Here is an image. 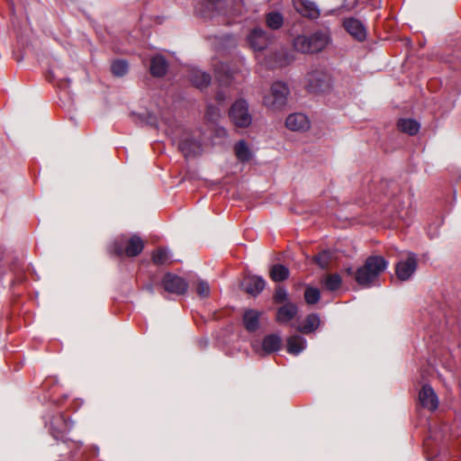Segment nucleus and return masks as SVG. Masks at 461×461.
Masks as SVG:
<instances>
[{
    "label": "nucleus",
    "instance_id": "7ed1b4c3",
    "mask_svg": "<svg viewBox=\"0 0 461 461\" xmlns=\"http://www.w3.org/2000/svg\"><path fill=\"white\" fill-rule=\"evenodd\" d=\"M288 95L289 89L286 84L276 81L272 84L269 93L264 96L263 104L271 110H280L286 104Z\"/></svg>",
    "mask_w": 461,
    "mask_h": 461
},
{
    "label": "nucleus",
    "instance_id": "dca6fc26",
    "mask_svg": "<svg viewBox=\"0 0 461 461\" xmlns=\"http://www.w3.org/2000/svg\"><path fill=\"white\" fill-rule=\"evenodd\" d=\"M179 149L185 157H193L201 154L202 145L199 141L193 139H185L179 143Z\"/></svg>",
    "mask_w": 461,
    "mask_h": 461
},
{
    "label": "nucleus",
    "instance_id": "412c9836",
    "mask_svg": "<svg viewBox=\"0 0 461 461\" xmlns=\"http://www.w3.org/2000/svg\"><path fill=\"white\" fill-rule=\"evenodd\" d=\"M189 77L190 81L197 88L207 87L211 82V77L200 69H192Z\"/></svg>",
    "mask_w": 461,
    "mask_h": 461
},
{
    "label": "nucleus",
    "instance_id": "f704fd0d",
    "mask_svg": "<svg viewBox=\"0 0 461 461\" xmlns=\"http://www.w3.org/2000/svg\"><path fill=\"white\" fill-rule=\"evenodd\" d=\"M206 116L210 119V120H217L218 117L220 116V112H219V109L218 108H215V107H209L208 108V111L206 113Z\"/></svg>",
    "mask_w": 461,
    "mask_h": 461
},
{
    "label": "nucleus",
    "instance_id": "20e7f679",
    "mask_svg": "<svg viewBox=\"0 0 461 461\" xmlns=\"http://www.w3.org/2000/svg\"><path fill=\"white\" fill-rule=\"evenodd\" d=\"M229 116L232 123L240 128H247L252 122V114L249 112L248 102L243 99H238L230 108Z\"/></svg>",
    "mask_w": 461,
    "mask_h": 461
},
{
    "label": "nucleus",
    "instance_id": "393cba45",
    "mask_svg": "<svg viewBox=\"0 0 461 461\" xmlns=\"http://www.w3.org/2000/svg\"><path fill=\"white\" fill-rule=\"evenodd\" d=\"M234 151L237 158L241 162L250 160L253 155L249 145L244 140H240L235 144Z\"/></svg>",
    "mask_w": 461,
    "mask_h": 461
},
{
    "label": "nucleus",
    "instance_id": "4c0bfd02",
    "mask_svg": "<svg viewBox=\"0 0 461 461\" xmlns=\"http://www.w3.org/2000/svg\"><path fill=\"white\" fill-rule=\"evenodd\" d=\"M226 96L222 95L221 94L217 95V100L219 101H224Z\"/></svg>",
    "mask_w": 461,
    "mask_h": 461
},
{
    "label": "nucleus",
    "instance_id": "7c9ffc66",
    "mask_svg": "<svg viewBox=\"0 0 461 461\" xmlns=\"http://www.w3.org/2000/svg\"><path fill=\"white\" fill-rule=\"evenodd\" d=\"M267 24L271 29H278L283 24V17L278 13H271L267 16Z\"/></svg>",
    "mask_w": 461,
    "mask_h": 461
},
{
    "label": "nucleus",
    "instance_id": "5701e85b",
    "mask_svg": "<svg viewBox=\"0 0 461 461\" xmlns=\"http://www.w3.org/2000/svg\"><path fill=\"white\" fill-rule=\"evenodd\" d=\"M260 313L255 310H248L243 315L245 328L249 331H255L258 328Z\"/></svg>",
    "mask_w": 461,
    "mask_h": 461
},
{
    "label": "nucleus",
    "instance_id": "b1692460",
    "mask_svg": "<svg viewBox=\"0 0 461 461\" xmlns=\"http://www.w3.org/2000/svg\"><path fill=\"white\" fill-rule=\"evenodd\" d=\"M397 125L400 131L409 135L417 134L420 128V123L413 119H400Z\"/></svg>",
    "mask_w": 461,
    "mask_h": 461
},
{
    "label": "nucleus",
    "instance_id": "f3484780",
    "mask_svg": "<svg viewBox=\"0 0 461 461\" xmlns=\"http://www.w3.org/2000/svg\"><path fill=\"white\" fill-rule=\"evenodd\" d=\"M297 312V306L293 303L287 302L285 305L278 309L276 313V321L279 323H286L294 319Z\"/></svg>",
    "mask_w": 461,
    "mask_h": 461
},
{
    "label": "nucleus",
    "instance_id": "f03ea898",
    "mask_svg": "<svg viewBox=\"0 0 461 461\" xmlns=\"http://www.w3.org/2000/svg\"><path fill=\"white\" fill-rule=\"evenodd\" d=\"M330 41L327 31H318L310 36L299 35L294 40V48L302 53H317L323 50Z\"/></svg>",
    "mask_w": 461,
    "mask_h": 461
},
{
    "label": "nucleus",
    "instance_id": "cd10ccee",
    "mask_svg": "<svg viewBox=\"0 0 461 461\" xmlns=\"http://www.w3.org/2000/svg\"><path fill=\"white\" fill-rule=\"evenodd\" d=\"M152 261L156 265H165L170 261L169 253L167 249H159L153 252Z\"/></svg>",
    "mask_w": 461,
    "mask_h": 461
},
{
    "label": "nucleus",
    "instance_id": "39448f33",
    "mask_svg": "<svg viewBox=\"0 0 461 461\" xmlns=\"http://www.w3.org/2000/svg\"><path fill=\"white\" fill-rule=\"evenodd\" d=\"M418 260L414 253L409 252L406 258L401 259L395 266V275L401 281L409 280L415 273Z\"/></svg>",
    "mask_w": 461,
    "mask_h": 461
},
{
    "label": "nucleus",
    "instance_id": "aec40b11",
    "mask_svg": "<svg viewBox=\"0 0 461 461\" xmlns=\"http://www.w3.org/2000/svg\"><path fill=\"white\" fill-rule=\"evenodd\" d=\"M320 326V315L317 313H311L305 318L303 325L298 328V330L303 333L309 334L315 331Z\"/></svg>",
    "mask_w": 461,
    "mask_h": 461
},
{
    "label": "nucleus",
    "instance_id": "c9c22d12",
    "mask_svg": "<svg viewBox=\"0 0 461 461\" xmlns=\"http://www.w3.org/2000/svg\"><path fill=\"white\" fill-rule=\"evenodd\" d=\"M222 72L224 74H226V80L221 76V69H216L217 77H218L220 82H221V83H228V79L230 77L229 72L225 68H222Z\"/></svg>",
    "mask_w": 461,
    "mask_h": 461
},
{
    "label": "nucleus",
    "instance_id": "4468645a",
    "mask_svg": "<svg viewBox=\"0 0 461 461\" xmlns=\"http://www.w3.org/2000/svg\"><path fill=\"white\" fill-rule=\"evenodd\" d=\"M143 248L144 243L142 240L139 236H132L128 240L125 249L121 247H115V252L118 255H122L124 253L128 257H135L142 251Z\"/></svg>",
    "mask_w": 461,
    "mask_h": 461
},
{
    "label": "nucleus",
    "instance_id": "f257e3e1",
    "mask_svg": "<svg viewBox=\"0 0 461 461\" xmlns=\"http://www.w3.org/2000/svg\"><path fill=\"white\" fill-rule=\"evenodd\" d=\"M387 267V261L380 256H372L366 258L365 265L358 268L356 280L358 285L369 286L375 283L379 275Z\"/></svg>",
    "mask_w": 461,
    "mask_h": 461
},
{
    "label": "nucleus",
    "instance_id": "bb28decb",
    "mask_svg": "<svg viewBox=\"0 0 461 461\" xmlns=\"http://www.w3.org/2000/svg\"><path fill=\"white\" fill-rule=\"evenodd\" d=\"M128 63L125 60H114L111 65L112 73L115 77H123L128 72Z\"/></svg>",
    "mask_w": 461,
    "mask_h": 461
},
{
    "label": "nucleus",
    "instance_id": "423d86ee",
    "mask_svg": "<svg viewBox=\"0 0 461 461\" xmlns=\"http://www.w3.org/2000/svg\"><path fill=\"white\" fill-rule=\"evenodd\" d=\"M248 41L254 51L261 52L272 44V38L262 29L255 28L248 35Z\"/></svg>",
    "mask_w": 461,
    "mask_h": 461
},
{
    "label": "nucleus",
    "instance_id": "9d476101",
    "mask_svg": "<svg viewBox=\"0 0 461 461\" xmlns=\"http://www.w3.org/2000/svg\"><path fill=\"white\" fill-rule=\"evenodd\" d=\"M419 401L423 408L431 411H435L438 406V395L429 384H424L420 389Z\"/></svg>",
    "mask_w": 461,
    "mask_h": 461
},
{
    "label": "nucleus",
    "instance_id": "2f4dec72",
    "mask_svg": "<svg viewBox=\"0 0 461 461\" xmlns=\"http://www.w3.org/2000/svg\"><path fill=\"white\" fill-rule=\"evenodd\" d=\"M341 284V278L339 275H329L327 276L324 285L328 290L335 291L337 290Z\"/></svg>",
    "mask_w": 461,
    "mask_h": 461
},
{
    "label": "nucleus",
    "instance_id": "6ab92c4d",
    "mask_svg": "<svg viewBox=\"0 0 461 461\" xmlns=\"http://www.w3.org/2000/svg\"><path fill=\"white\" fill-rule=\"evenodd\" d=\"M282 346V338L277 334L266 336L262 341V349L267 354L278 351Z\"/></svg>",
    "mask_w": 461,
    "mask_h": 461
},
{
    "label": "nucleus",
    "instance_id": "4be33fe9",
    "mask_svg": "<svg viewBox=\"0 0 461 461\" xmlns=\"http://www.w3.org/2000/svg\"><path fill=\"white\" fill-rule=\"evenodd\" d=\"M167 63L162 56H156L151 59L150 72L155 77H162L166 74Z\"/></svg>",
    "mask_w": 461,
    "mask_h": 461
},
{
    "label": "nucleus",
    "instance_id": "72a5a7b5",
    "mask_svg": "<svg viewBox=\"0 0 461 461\" xmlns=\"http://www.w3.org/2000/svg\"><path fill=\"white\" fill-rule=\"evenodd\" d=\"M274 299L276 303H285V302H287L288 300V294L286 292V290L283 287H278L276 290V293H275V295H274Z\"/></svg>",
    "mask_w": 461,
    "mask_h": 461
},
{
    "label": "nucleus",
    "instance_id": "c756f323",
    "mask_svg": "<svg viewBox=\"0 0 461 461\" xmlns=\"http://www.w3.org/2000/svg\"><path fill=\"white\" fill-rule=\"evenodd\" d=\"M331 258H332L331 253L329 250H324V251L321 252L320 254H318L317 256H315L313 258V260L316 264H318V266L320 267L326 268V267H328V266L331 260Z\"/></svg>",
    "mask_w": 461,
    "mask_h": 461
},
{
    "label": "nucleus",
    "instance_id": "0eeeda50",
    "mask_svg": "<svg viewBox=\"0 0 461 461\" xmlns=\"http://www.w3.org/2000/svg\"><path fill=\"white\" fill-rule=\"evenodd\" d=\"M162 285L165 291L178 295L184 294L188 288V284L184 278L171 273L164 276Z\"/></svg>",
    "mask_w": 461,
    "mask_h": 461
},
{
    "label": "nucleus",
    "instance_id": "473e14b6",
    "mask_svg": "<svg viewBox=\"0 0 461 461\" xmlns=\"http://www.w3.org/2000/svg\"><path fill=\"white\" fill-rule=\"evenodd\" d=\"M197 294L202 297H208L210 294V285L207 282L200 280L196 287Z\"/></svg>",
    "mask_w": 461,
    "mask_h": 461
},
{
    "label": "nucleus",
    "instance_id": "58836bf2",
    "mask_svg": "<svg viewBox=\"0 0 461 461\" xmlns=\"http://www.w3.org/2000/svg\"><path fill=\"white\" fill-rule=\"evenodd\" d=\"M225 133H226V132H225V130H224V129H221V130H220V134H221V135H225Z\"/></svg>",
    "mask_w": 461,
    "mask_h": 461
},
{
    "label": "nucleus",
    "instance_id": "a211bd4d",
    "mask_svg": "<svg viewBox=\"0 0 461 461\" xmlns=\"http://www.w3.org/2000/svg\"><path fill=\"white\" fill-rule=\"evenodd\" d=\"M306 347V339L300 335H293L287 339L286 348L288 353L299 355Z\"/></svg>",
    "mask_w": 461,
    "mask_h": 461
},
{
    "label": "nucleus",
    "instance_id": "f8f14e48",
    "mask_svg": "<svg viewBox=\"0 0 461 461\" xmlns=\"http://www.w3.org/2000/svg\"><path fill=\"white\" fill-rule=\"evenodd\" d=\"M346 31L357 41H364L366 37V31L364 24L357 19L348 18L344 21Z\"/></svg>",
    "mask_w": 461,
    "mask_h": 461
},
{
    "label": "nucleus",
    "instance_id": "a878e982",
    "mask_svg": "<svg viewBox=\"0 0 461 461\" xmlns=\"http://www.w3.org/2000/svg\"><path fill=\"white\" fill-rule=\"evenodd\" d=\"M289 269L280 264L274 265L270 269V277L275 282H281L288 278Z\"/></svg>",
    "mask_w": 461,
    "mask_h": 461
},
{
    "label": "nucleus",
    "instance_id": "9b49d317",
    "mask_svg": "<svg viewBox=\"0 0 461 461\" xmlns=\"http://www.w3.org/2000/svg\"><path fill=\"white\" fill-rule=\"evenodd\" d=\"M285 126L293 131H306L310 129L311 124L305 114L294 113L286 118Z\"/></svg>",
    "mask_w": 461,
    "mask_h": 461
},
{
    "label": "nucleus",
    "instance_id": "1a4fd4ad",
    "mask_svg": "<svg viewBox=\"0 0 461 461\" xmlns=\"http://www.w3.org/2000/svg\"><path fill=\"white\" fill-rule=\"evenodd\" d=\"M307 88L311 92L323 91L329 86V76L322 70H314L307 75Z\"/></svg>",
    "mask_w": 461,
    "mask_h": 461
},
{
    "label": "nucleus",
    "instance_id": "2eb2a0df",
    "mask_svg": "<svg viewBox=\"0 0 461 461\" xmlns=\"http://www.w3.org/2000/svg\"><path fill=\"white\" fill-rule=\"evenodd\" d=\"M242 285L248 294L256 296L264 290L266 282L261 276H249L244 279Z\"/></svg>",
    "mask_w": 461,
    "mask_h": 461
},
{
    "label": "nucleus",
    "instance_id": "e433bc0d",
    "mask_svg": "<svg viewBox=\"0 0 461 461\" xmlns=\"http://www.w3.org/2000/svg\"><path fill=\"white\" fill-rule=\"evenodd\" d=\"M208 5H216L220 0H205Z\"/></svg>",
    "mask_w": 461,
    "mask_h": 461
},
{
    "label": "nucleus",
    "instance_id": "c85d7f7f",
    "mask_svg": "<svg viewBox=\"0 0 461 461\" xmlns=\"http://www.w3.org/2000/svg\"><path fill=\"white\" fill-rule=\"evenodd\" d=\"M321 294L318 288L308 286L304 292V299L308 304H315L320 301Z\"/></svg>",
    "mask_w": 461,
    "mask_h": 461
},
{
    "label": "nucleus",
    "instance_id": "6e6552de",
    "mask_svg": "<svg viewBox=\"0 0 461 461\" xmlns=\"http://www.w3.org/2000/svg\"><path fill=\"white\" fill-rule=\"evenodd\" d=\"M294 59V55L284 47H279L271 52L266 60V65L270 68L285 67Z\"/></svg>",
    "mask_w": 461,
    "mask_h": 461
},
{
    "label": "nucleus",
    "instance_id": "ddd939ff",
    "mask_svg": "<svg viewBox=\"0 0 461 461\" xmlns=\"http://www.w3.org/2000/svg\"><path fill=\"white\" fill-rule=\"evenodd\" d=\"M294 8L302 15L315 19L320 15V11L315 3L310 0H293Z\"/></svg>",
    "mask_w": 461,
    "mask_h": 461
}]
</instances>
